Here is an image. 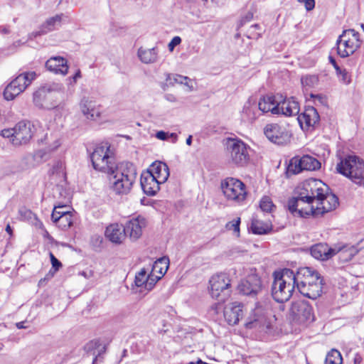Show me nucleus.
<instances>
[{
	"label": "nucleus",
	"mask_w": 364,
	"mask_h": 364,
	"mask_svg": "<svg viewBox=\"0 0 364 364\" xmlns=\"http://www.w3.org/2000/svg\"><path fill=\"white\" fill-rule=\"evenodd\" d=\"M147 222L144 217L139 215L129 220L124 229L126 235H129L132 240H136L142 235V230L146 226Z\"/></svg>",
	"instance_id": "obj_20"
},
{
	"label": "nucleus",
	"mask_w": 364,
	"mask_h": 364,
	"mask_svg": "<svg viewBox=\"0 0 364 364\" xmlns=\"http://www.w3.org/2000/svg\"><path fill=\"white\" fill-rule=\"evenodd\" d=\"M299 2L304 4L306 11H310L315 7L314 0H298Z\"/></svg>",
	"instance_id": "obj_52"
},
{
	"label": "nucleus",
	"mask_w": 364,
	"mask_h": 364,
	"mask_svg": "<svg viewBox=\"0 0 364 364\" xmlns=\"http://www.w3.org/2000/svg\"><path fill=\"white\" fill-rule=\"evenodd\" d=\"M50 257L53 268H54L55 271H58L62 266L61 262L53 255L52 252H50Z\"/></svg>",
	"instance_id": "obj_51"
},
{
	"label": "nucleus",
	"mask_w": 364,
	"mask_h": 364,
	"mask_svg": "<svg viewBox=\"0 0 364 364\" xmlns=\"http://www.w3.org/2000/svg\"><path fill=\"white\" fill-rule=\"evenodd\" d=\"M304 171L301 157H293L287 166V174H298Z\"/></svg>",
	"instance_id": "obj_38"
},
{
	"label": "nucleus",
	"mask_w": 364,
	"mask_h": 364,
	"mask_svg": "<svg viewBox=\"0 0 364 364\" xmlns=\"http://www.w3.org/2000/svg\"><path fill=\"white\" fill-rule=\"evenodd\" d=\"M81 77V72L80 70H77L74 76L73 77V82H76V81Z\"/></svg>",
	"instance_id": "obj_58"
},
{
	"label": "nucleus",
	"mask_w": 364,
	"mask_h": 364,
	"mask_svg": "<svg viewBox=\"0 0 364 364\" xmlns=\"http://www.w3.org/2000/svg\"><path fill=\"white\" fill-rule=\"evenodd\" d=\"M36 129L31 122H20L12 129H5L1 132L4 138H9L15 146L26 144L31 139Z\"/></svg>",
	"instance_id": "obj_8"
},
{
	"label": "nucleus",
	"mask_w": 364,
	"mask_h": 364,
	"mask_svg": "<svg viewBox=\"0 0 364 364\" xmlns=\"http://www.w3.org/2000/svg\"><path fill=\"white\" fill-rule=\"evenodd\" d=\"M147 172L152 174L161 183H165L169 176V168L167 164L161 161L153 163Z\"/></svg>",
	"instance_id": "obj_27"
},
{
	"label": "nucleus",
	"mask_w": 364,
	"mask_h": 364,
	"mask_svg": "<svg viewBox=\"0 0 364 364\" xmlns=\"http://www.w3.org/2000/svg\"><path fill=\"white\" fill-rule=\"evenodd\" d=\"M273 276L272 295L274 299L279 303L287 301L296 288L294 272L290 269H284L281 272H274Z\"/></svg>",
	"instance_id": "obj_3"
},
{
	"label": "nucleus",
	"mask_w": 364,
	"mask_h": 364,
	"mask_svg": "<svg viewBox=\"0 0 364 364\" xmlns=\"http://www.w3.org/2000/svg\"><path fill=\"white\" fill-rule=\"evenodd\" d=\"M310 97L311 98L316 99L320 104L321 105H326V98L325 96L322 95H314L311 94Z\"/></svg>",
	"instance_id": "obj_54"
},
{
	"label": "nucleus",
	"mask_w": 364,
	"mask_h": 364,
	"mask_svg": "<svg viewBox=\"0 0 364 364\" xmlns=\"http://www.w3.org/2000/svg\"><path fill=\"white\" fill-rule=\"evenodd\" d=\"M61 229L65 230L71 227L73 223V214H65L64 215H59L58 218L52 220Z\"/></svg>",
	"instance_id": "obj_39"
},
{
	"label": "nucleus",
	"mask_w": 364,
	"mask_h": 364,
	"mask_svg": "<svg viewBox=\"0 0 364 364\" xmlns=\"http://www.w3.org/2000/svg\"><path fill=\"white\" fill-rule=\"evenodd\" d=\"M150 282V273L148 274V271L145 268H141L135 276V284L136 287H144L146 290L151 291L155 285H151L149 288L148 283Z\"/></svg>",
	"instance_id": "obj_35"
},
{
	"label": "nucleus",
	"mask_w": 364,
	"mask_h": 364,
	"mask_svg": "<svg viewBox=\"0 0 364 364\" xmlns=\"http://www.w3.org/2000/svg\"><path fill=\"white\" fill-rule=\"evenodd\" d=\"M160 184L161 183L147 171L141 176V188L148 196H154L159 191Z\"/></svg>",
	"instance_id": "obj_26"
},
{
	"label": "nucleus",
	"mask_w": 364,
	"mask_h": 364,
	"mask_svg": "<svg viewBox=\"0 0 364 364\" xmlns=\"http://www.w3.org/2000/svg\"><path fill=\"white\" fill-rule=\"evenodd\" d=\"M220 188L228 200L240 203L247 196L246 186L243 182L235 178H226L220 183Z\"/></svg>",
	"instance_id": "obj_10"
},
{
	"label": "nucleus",
	"mask_w": 364,
	"mask_h": 364,
	"mask_svg": "<svg viewBox=\"0 0 364 364\" xmlns=\"http://www.w3.org/2000/svg\"><path fill=\"white\" fill-rule=\"evenodd\" d=\"M237 288L240 293L254 298L262 290V280L257 274H251L241 280Z\"/></svg>",
	"instance_id": "obj_15"
},
{
	"label": "nucleus",
	"mask_w": 364,
	"mask_h": 364,
	"mask_svg": "<svg viewBox=\"0 0 364 364\" xmlns=\"http://www.w3.org/2000/svg\"><path fill=\"white\" fill-rule=\"evenodd\" d=\"M188 364H205L201 360H198L196 363L191 362Z\"/></svg>",
	"instance_id": "obj_64"
},
{
	"label": "nucleus",
	"mask_w": 364,
	"mask_h": 364,
	"mask_svg": "<svg viewBox=\"0 0 364 364\" xmlns=\"http://www.w3.org/2000/svg\"><path fill=\"white\" fill-rule=\"evenodd\" d=\"M245 326L247 328L250 329L268 326L265 309L259 304H257L255 308L250 314Z\"/></svg>",
	"instance_id": "obj_17"
},
{
	"label": "nucleus",
	"mask_w": 364,
	"mask_h": 364,
	"mask_svg": "<svg viewBox=\"0 0 364 364\" xmlns=\"http://www.w3.org/2000/svg\"><path fill=\"white\" fill-rule=\"evenodd\" d=\"M65 169V164L61 161H56L53 166V173H63L64 174Z\"/></svg>",
	"instance_id": "obj_48"
},
{
	"label": "nucleus",
	"mask_w": 364,
	"mask_h": 364,
	"mask_svg": "<svg viewBox=\"0 0 364 364\" xmlns=\"http://www.w3.org/2000/svg\"><path fill=\"white\" fill-rule=\"evenodd\" d=\"M255 109L256 107L252 106L250 103L245 105L242 111L243 117L249 122L254 121L257 118Z\"/></svg>",
	"instance_id": "obj_43"
},
{
	"label": "nucleus",
	"mask_w": 364,
	"mask_h": 364,
	"mask_svg": "<svg viewBox=\"0 0 364 364\" xmlns=\"http://www.w3.org/2000/svg\"><path fill=\"white\" fill-rule=\"evenodd\" d=\"M227 156L234 164L242 166L250 160V146L237 137H228L224 140Z\"/></svg>",
	"instance_id": "obj_7"
},
{
	"label": "nucleus",
	"mask_w": 364,
	"mask_h": 364,
	"mask_svg": "<svg viewBox=\"0 0 364 364\" xmlns=\"http://www.w3.org/2000/svg\"><path fill=\"white\" fill-rule=\"evenodd\" d=\"M63 89V85L60 83H52L50 85H48L42 88L39 89L38 91L34 92L33 94V102L37 106L43 107V104L41 103L40 100L42 97H46V92H60Z\"/></svg>",
	"instance_id": "obj_32"
},
{
	"label": "nucleus",
	"mask_w": 364,
	"mask_h": 364,
	"mask_svg": "<svg viewBox=\"0 0 364 364\" xmlns=\"http://www.w3.org/2000/svg\"><path fill=\"white\" fill-rule=\"evenodd\" d=\"M328 60H329V62H330V63L332 64V65L333 66V68H334L336 65H338V64H337V63H336V60L334 59V58H333V57H332L331 55H330V56L328 57Z\"/></svg>",
	"instance_id": "obj_60"
},
{
	"label": "nucleus",
	"mask_w": 364,
	"mask_h": 364,
	"mask_svg": "<svg viewBox=\"0 0 364 364\" xmlns=\"http://www.w3.org/2000/svg\"><path fill=\"white\" fill-rule=\"evenodd\" d=\"M209 284L211 296L219 299L220 301H223L225 296H222L221 294L228 296L231 287V280L229 276L225 273L217 274L210 279Z\"/></svg>",
	"instance_id": "obj_12"
},
{
	"label": "nucleus",
	"mask_w": 364,
	"mask_h": 364,
	"mask_svg": "<svg viewBox=\"0 0 364 364\" xmlns=\"http://www.w3.org/2000/svg\"><path fill=\"white\" fill-rule=\"evenodd\" d=\"M301 82L306 89L316 87L318 82V77L316 75H306L302 76Z\"/></svg>",
	"instance_id": "obj_42"
},
{
	"label": "nucleus",
	"mask_w": 364,
	"mask_h": 364,
	"mask_svg": "<svg viewBox=\"0 0 364 364\" xmlns=\"http://www.w3.org/2000/svg\"><path fill=\"white\" fill-rule=\"evenodd\" d=\"M0 32L3 33H8L9 31L8 30V28L6 27H4V26H0Z\"/></svg>",
	"instance_id": "obj_61"
},
{
	"label": "nucleus",
	"mask_w": 364,
	"mask_h": 364,
	"mask_svg": "<svg viewBox=\"0 0 364 364\" xmlns=\"http://www.w3.org/2000/svg\"><path fill=\"white\" fill-rule=\"evenodd\" d=\"M264 133L269 141L279 145L289 142L291 136L286 127L278 124L266 125Z\"/></svg>",
	"instance_id": "obj_14"
},
{
	"label": "nucleus",
	"mask_w": 364,
	"mask_h": 364,
	"mask_svg": "<svg viewBox=\"0 0 364 364\" xmlns=\"http://www.w3.org/2000/svg\"><path fill=\"white\" fill-rule=\"evenodd\" d=\"M243 308L244 305L237 301L230 303L224 307V318L229 325L234 326L238 323L244 315Z\"/></svg>",
	"instance_id": "obj_19"
},
{
	"label": "nucleus",
	"mask_w": 364,
	"mask_h": 364,
	"mask_svg": "<svg viewBox=\"0 0 364 364\" xmlns=\"http://www.w3.org/2000/svg\"><path fill=\"white\" fill-rule=\"evenodd\" d=\"M363 358L361 355L358 353L355 355L354 359H353V363L354 364H360L362 363Z\"/></svg>",
	"instance_id": "obj_57"
},
{
	"label": "nucleus",
	"mask_w": 364,
	"mask_h": 364,
	"mask_svg": "<svg viewBox=\"0 0 364 364\" xmlns=\"http://www.w3.org/2000/svg\"><path fill=\"white\" fill-rule=\"evenodd\" d=\"M169 266V259L168 257H163L156 260L152 264L150 272V282L148 283L149 288L151 285H155L166 273Z\"/></svg>",
	"instance_id": "obj_21"
},
{
	"label": "nucleus",
	"mask_w": 364,
	"mask_h": 364,
	"mask_svg": "<svg viewBox=\"0 0 364 364\" xmlns=\"http://www.w3.org/2000/svg\"><path fill=\"white\" fill-rule=\"evenodd\" d=\"M166 81L172 85L175 83L183 85L187 87V91H192L193 90V81L186 76L177 74H168L167 75Z\"/></svg>",
	"instance_id": "obj_34"
},
{
	"label": "nucleus",
	"mask_w": 364,
	"mask_h": 364,
	"mask_svg": "<svg viewBox=\"0 0 364 364\" xmlns=\"http://www.w3.org/2000/svg\"><path fill=\"white\" fill-rule=\"evenodd\" d=\"M46 68L55 74L62 75H66L69 69L68 60L61 56L50 57L46 62Z\"/></svg>",
	"instance_id": "obj_24"
},
{
	"label": "nucleus",
	"mask_w": 364,
	"mask_h": 364,
	"mask_svg": "<svg viewBox=\"0 0 364 364\" xmlns=\"http://www.w3.org/2000/svg\"><path fill=\"white\" fill-rule=\"evenodd\" d=\"M343 358L336 349H331L326 355L325 364H342Z\"/></svg>",
	"instance_id": "obj_41"
},
{
	"label": "nucleus",
	"mask_w": 364,
	"mask_h": 364,
	"mask_svg": "<svg viewBox=\"0 0 364 364\" xmlns=\"http://www.w3.org/2000/svg\"><path fill=\"white\" fill-rule=\"evenodd\" d=\"M105 236L113 243H122L126 237L124 226L117 223L111 224L106 228Z\"/></svg>",
	"instance_id": "obj_28"
},
{
	"label": "nucleus",
	"mask_w": 364,
	"mask_h": 364,
	"mask_svg": "<svg viewBox=\"0 0 364 364\" xmlns=\"http://www.w3.org/2000/svg\"><path fill=\"white\" fill-rule=\"evenodd\" d=\"M137 56L143 63H154L158 60V50L156 48H144L141 47L138 49Z\"/></svg>",
	"instance_id": "obj_33"
},
{
	"label": "nucleus",
	"mask_w": 364,
	"mask_h": 364,
	"mask_svg": "<svg viewBox=\"0 0 364 364\" xmlns=\"http://www.w3.org/2000/svg\"><path fill=\"white\" fill-rule=\"evenodd\" d=\"M336 171L355 184L364 187V161L359 156L347 155L341 158Z\"/></svg>",
	"instance_id": "obj_4"
},
{
	"label": "nucleus",
	"mask_w": 364,
	"mask_h": 364,
	"mask_svg": "<svg viewBox=\"0 0 364 364\" xmlns=\"http://www.w3.org/2000/svg\"><path fill=\"white\" fill-rule=\"evenodd\" d=\"M288 208L291 213H298L301 217H306L311 215L316 216V205L314 204V202L301 198L299 194H296L295 197L289 200Z\"/></svg>",
	"instance_id": "obj_13"
},
{
	"label": "nucleus",
	"mask_w": 364,
	"mask_h": 364,
	"mask_svg": "<svg viewBox=\"0 0 364 364\" xmlns=\"http://www.w3.org/2000/svg\"><path fill=\"white\" fill-rule=\"evenodd\" d=\"M80 109L82 114L90 120H97L101 116V109L96 102L88 97H83L80 102Z\"/></svg>",
	"instance_id": "obj_22"
},
{
	"label": "nucleus",
	"mask_w": 364,
	"mask_h": 364,
	"mask_svg": "<svg viewBox=\"0 0 364 364\" xmlns=\"http://www.w3.org/2000/svg\"><path fill=\"white\" fill-rule=\"evenodd\" d=\"M327 191H329L328 186L321 180L309 178L296 187L295 194H299L301 198H305L306 200L313 201L314 204L318 200L322 199Z\"/></svg>",
	"instance_id": "obj_9"
},
{
	"label": "nucleus",
	"mask_w": 364,
	"mask_h": 364,
	"mask_svg": "<svg viewBox=\"0 0 364 364\" xmlns=\"http://www.w3.org/2000/svg\"><path fill=\"white\" fill-rule=\"evenodd\" d=\"M359 32L353 28L345 29L336 41L337 54L343 58L353 55L362 46Z\"/></svg>",
	"instance_id": "obj_5"
},
{
	"label": "nucleus",
	"mask_w": 364,
	"mask_h": 364,
	"mask_svg": "<svg viewBox=\"0 0 364 364\" xmlns=\"http://www.w3.org/2000/svg\"><path fill=\"white\" fill-rule=\"evenodd\" d=\"M310 251L314 258L321 260H328L338 252L337 247H331L326 243L316 244Z\"/></svg>",
	"instance_id": "obj_25"
},
{
	"label": "nucleus",
	"mask_w": 364,
	"mask_h": 364,
	"mask_svg": "<svg viewBox=\"0 0 364 364\" xmlns=\"http://www.w3.org/2000/svg\"><path fill=\"white\" fill-rule=\"evenodd\" d=\"M93 168L106 173H113L117 166L107 143L97 145L90 156Z\"/></svg>",
	"instance_id": "obj_6"
},
{
	"label": "nucleus",
	"mask_w": 364,
	"mask_h": 364,
	"mask_svg": "<svg viewBox=\"0 0 364 364\" xmlns=\"http://www.w3.org/2000/svg\"><path fill=\"white\" fill-rule=\"evenodd\" d=\"M298 122L302 129L314 127L318 123L320 117L317 110L311 106H308L304 111L298 116Z\"/></svg>",
	"instance_id": "obj_23"
},
{
	"label": "nucleus",
	"mask_w": 364,
	"mask_h": 364,
	"mask_svg": "<svg viewBox=\"0 0 364 364\" xmlns=\"http://www.w3.org/2000/svg\"><path fill=\"white\" fill-rule=\"evenodd\" d=\"M101 346V343L100 342V341L98 340H95V341H90V343H88L86 346H85V349L89 351L90 350H92V349H96V348H98Z\"/></svg>",
	"instance_id": "obj_53"
},
{
	"label": "nucleus",
	"mask_w": 364,
	"mask_h": 364,
	"mask_svg": "<svg viewBox=\"0 0 364 364\" xmlns=\"http://www.w3.org/2000/svg\"><path fill=\"white\" fill-rule=\"evenodd\" d=\"M70 213H71V212L67 210V207L65 205H55L51 215V219L53 220L55 219V218H58L59 215H64Z\"/></svg>",
	"instance_id": "obj_46"
},
{
	"label": "nucleus",
	"mask_w": 364,
	"mask_h": 364,
	"mask_svg": "<svg viewBox=\"0 0 364 364\" xmlns=\"http://www.w3.org/2000/svg\"><path fill=\"white\" fill-rule=\"evenodd\" d=\"M279 114L286 117L296 116L299 114L300 108L298 102L294 98L285 99L278 102Z\"/></svg>",
	"instance_id": "obj_29"
},
{
	"label": "nucleus",
	"mask_w": 364,
	"mask_h": 364,
	"mask_svg": "<svg viewBox=\"0 0 364 364\" xmlns=\"http://www.w3.org/2000/svg\"><path fill=\"white\" fill-rule=\"evenodd\" d=\"M186 143L188 146L191 145V143H192V136L191 135L188 136V137L186 139Z\"/></svg>",
	"instance_id": "obj_62"
},
{
	"label": "nucleus",
	"mask_w": 364,
	"mask_h": 364,
	"mask_svg": "<svg viewBox=\"0 0 364 364\" xmlns=\"http://www.w3.org/2000/svg\"><path fill=\"white\" fill-rule=\"evenodd\" d=\"M63 14H57L55 16L50 17L42 25L41 31L34 32L31 34V37H36L48 32L52 31L56 28L57 26L60 25Z\"/></svg>",
	"instance_id": "obj_31"
},
{
	"label": "nucleus",
	"mask_w": 364,
	"mask_h": 364,
	"mask_svg": "<svg viewBox=\"0 0 364 364\" xmlns=\"http://www.w3.org/2000/svg\"><path fill=\"white\" fill-rule=\"evenodd\" d=\"M337 250L340 259L346 262L350 260L357 253V250L353 246H343L337 247Z\"/></svg>",
	"instance_id": "obj_40"
},
{
	"label": "nucleus",
	"mask_w": 364,
	"mask_h": 364,
	"mask_svg": "<svg viewBox=\"0 0 364 364\" xmlns=\"http://www.w3.org/2000/svg\"><path fill=\"white\" fill-rule=\"evenodd\" d=\"M339 205L338 198L333 193L327 191L321 200H318L316 203V215H323L324 213L335 210Z\"/></svg>",
	"instance_id": "obj_18"
},
{
	"label": "nucleus",
	"mask_w": 364,
	"mask_h": 364,
	"mask_svg": "<svg viewBox=\"0 0 364 364\" xmlns=\"http://www.w3.org/2000/svg\"><path fill=\"white\" fill-rule=\"evenodd\" d=\"M6 231L9 234L11 235V233H12V230H11V226H10L9 225H6Z\"/></svg>",
	"instance_id": "obj_63"
},
{
	"label": "nucleus",
	"mask_w": 364,
	"mask_h": 364,
	"mask_svg": "<svg viewBox=\"0 0 364 364\" xmlns=\"http://www.w3.org/2000/svg\"><path fill=\"white\" fill-rule=\"evenodd\" d=\"M259 208L263 212L271 213L275 206L269 197L264 196L260 200Z\"/></svg>",
	"instance_id": "obj_44"
},
{
	"label": "nucleus",
	"mask_w": 364,
	"mask_h": 364,
	"mask_svg": "<svg viewBox=\"0 0 364 364\" xmlns=\"http://www.w3.org/2000/svg\"><path fill=\"white\" fill-rule=\"evenodd\" d=\"M251 230L254 234H267L272 230V225L262 221L255 220L252 222Z\"/></svg>",
	"instance_id": "obj_36"
},
{
	"label": "nucleus",
	"mask_w": 364,
	"mask_h": 364,
	"mask_svg": "<svg viewBox=\"0 0 364 364\" xmlns=\"http://www.w3.org/2000/svg\"><path fill=\"white\" fill-rule=\"evenodd\" d=\"M290 311L294 320L298 323L311 322L314 319L312 306L305 301L293 302Z\"/></svg>",
	"instance_id": "obj_16"
},
{
	"label": "nucleus",
	"mask_w": 364,
	"mask_h": 364,
	"mask_svg": "<svg viewBox=\"0 0 364 364\" xmlns=\"http://www.w3.org/2000/svg\"><path fill=\"white\" fill-rule=\"evenodd\" d=\"M25 321H21V322H18L16 323V326L18 328V329H24V328H26L27 326H25Z\"/></svg>",
	"instance_id": "obj_59"
},
{
	"label": "nucleus",
	"mask_w": 364,
	"mask_h": 364,
	"mask_svg": "<svg viewBox=\"0 0 364 364\" xmlns=\"http://www.w3.org/2000/svg\"><path fill=\"white\" fill-rule=\"evenodd\" d=\"M112 191L117 194H127L134 183L137 172L134 165L122 162L107 174Z\"/></svg>",
	"instance_id": "obj_2"
},
{
	"label": "nucleus",
	"mask_w": 364,
	"mask_h": 364,
	"mask_svg": "<svg viewBox=\"0 0 364 364\" xmlns=\"http://www.w3.org/2000/svg\"><path fill=\"white\" fill-rule=\"evenodd\" d=\"M60 145V143L59 140L56 139V140L54 141L53 144L49 146V150L54 151L58 147H59Z\"/></svg>",
	"instance_id": "obj_56"
},
{
	"label": "nucleus",
	"mask_w": 364,
	"mask_h": 364,
	"mask_svg": "<svg viewBox=\"0 0 364 364\" xmlns=\"http://www.w3.org/2000/svg\"><path fill=\"white\" fill-rule=\"evenodd\" d=\"M156 137L160 140H166L168 137V134L164 131H159L156 132Z\"/></svg>",
	"instance_id": "obj_55"
},
{
	"label": "nucleus",
	"mask_w": 364,
	"mask_h": 364,
	"mask_svg": "<svg viewBox=\"0 0 364 364\" xmlns=\"http://www.w3.org/2000/svg\"><path fill=\"white\" fill-rule=\"evenodd\" d=\"M181 43V38L179 36L173 37L168 44V48L169 51L172 52L175 47L178 46Z\"/></svg>",
	"instance_id": "obj_50"
},
{
	"label": "nucleus",
	"mask_w": 364,
	"mask_h": 364,
	"mask_svg": "<svg viewBox=\"0 0 364 364\" xmlns=\"http://www.w3.org/2000/svg\"><path fill=\"white\" fill-rule=\"evenodd\" d=\"M36 77L33 71L23 73L14 79L5 88L4 97L6 100H12L22 93Z\"/></svg>",
	"instance_id": "obj_11"
},
{
	"label": "nucleus",
	"mask_w": 364,
	"mask_h": 364,
	"mask_svg": "<svg viewBox=\"0 0 364 364\" xmlns=\"http://www.w3.org/2000/svg\"><path fill=\"white\" fill-rule=\"evenodd\" d=\"M222 309L224 310V308L223 307V305L220 304V302H218L214 304L209 309V314L211 315H217L220 311H222Z\"/></svg>",
	"instance_id": "obj_49"
},
{
	"label": "nucleus",
	"mask_w": 364,
	"mask_h": 364,
	"mask_svg": "<svg viewBox=\"0 0 364 364\" xmlns=\"http://www.w3.org/2000/svg\"><path fill=\"white\" fill-rule=\"evenodd\" d=\"M337 75H339L340 73H343V83L345 84H349L350 82V78L348 75V73L346 71V69H341L338 65L334 67Z\"/></svg>",
	"instance_id": "obj_47"
},
{
	"label": "nucleus",
	"mask_w": 364,
	"mask_h": 364,
	"mask_svg": "<svg viewBox=\"0 0 364 364\" xmlns=\"http://www.w3.org/2000/svg\"><path fill=\"white\" fill-rule=\"evenodd\" d=\"M295 287L304 296L316 299L323 293V279L320 273L311 268H299L294 273Z\"/></svg>",
	"instance_id": "obj_1"
},
{
	"label": "nucleus",
	"mask_w": 364,
	"mask_h": 364,
	"mask_svg": "<svg viewBox=\"0 0 364 364\" xmlns=\"http://www.w3.org/2000/svg\"><path fill=\"white\" fill-rule=\"evenodd\" d=\"M240 218H236L232 221L228 222L225 228L228 230H232L236 236L240 235Z\"/></svg>",
	"instance_id": "obj_45"
},
{
	"label": "nucleus",
	"mask_w": 364,
	"mask_h": 364,
	"mask_svg": "<svg viewBox=\"0 0 364 364\" xmlns=\"http://www.w3.org/2000/svg\"><path fill=\"white\" fill-rule=\"evenodd\" d=\"M301 159L304 171H315L321 167V163L313 156L304 155Z\"/></svg>",
	"instance_id": "obj_37"
},
{
	"label": "nucleus",
	"mask_w": 364,
	"mask_h": 364,
	"mask_svg": "<svg viewBox=\"0 0 364 364\" xmlns=\"http://www.w3.org/2000/svg\"><path fill=\"white\" fill-rule=\"evenodd\" d=\"M278 101L275 100V96L266 95L260 99L258 103V107L263 113L271 112L274 114H279Z\"/></svg>",
	"instance_id": "obj_30"
}]
</instances>
